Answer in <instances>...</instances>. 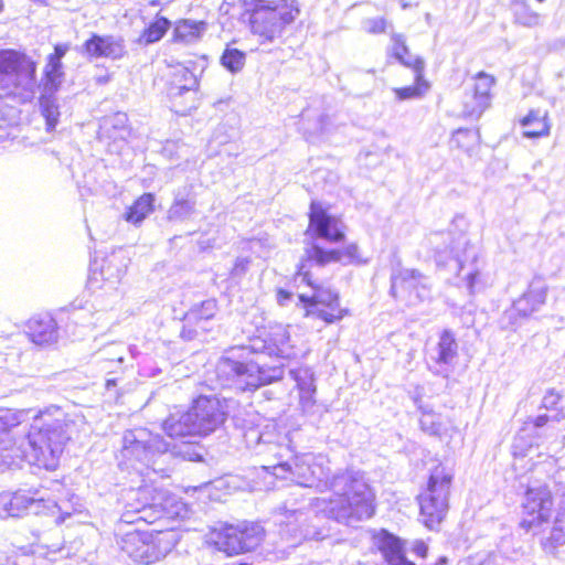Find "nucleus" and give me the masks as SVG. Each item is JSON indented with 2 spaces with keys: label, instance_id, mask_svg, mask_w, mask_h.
Wrapping results in <instances>:
<instances>
[{
  "label": "nucleus",
  "instance_id": "obj_1",
  "mask_svg": "<svg viewBox=\"0 0 565 565\" xmlns=\"http://www.w3.org/2000/svg\"><path fill=\"white\" fill-rule=\"evenodd\" d=\"M324 458L311 455L296 456L274 465L276 478L290 480L299 486L330 490L331 497L317 499L318 511L347 525L370 519L374 514V494L361 472L344 470L330 476Z\"/></svg>",
  "mask_w": 565,
  "mask_h": 565
},
{
  "label": "nucleus",
  "instance_id": "obj_2",
  "mask_svg": "<svg viewBox=\"0 0 565 565\" xmlns=\"http://www.w3.org/2000/svg\"><path fill=\"white\" fill-rule=\"evenodd\" d=\"M361 262L362 255L356 243H350L343 248H327L319 244H312L306 248L295 270V277H299L312 290L310 296L298 295L305 316L326 324L337 323L350 316V310L341 303L339 292L331 288H323L315 279L311 268L312 266L324 267L331 263L358 264Z\"/></svg>",
  "mask_w": 565,
  "mask_h": 565
},
{
  "label": "nucleus",
  "instance_id": "obj_3",
  "mask_svg": "<svg viewBox=\"0 0 565 565\" xmlns=\"http://www.w3.org/2000/svg\"><path fill=\"white\" fill-rule=\"evenodd\" d=\"M74 433V420L60 407H50L36 415L28 438L38 465L54 469Z\"/></svg>",
  "mask_w": 565,
  "mask_h": 565
},
{
  "label": "nucleus",
  "instance_id": "obj_4",
  "mask_svg": "<svg viewBox=\"0 0 565 565\" xmlns=\"http://www.w3.org/2000/svg\"><path fill=\"white\" fill-rule=\"evenodd\" d=\"M300 12L298 0H249L243 17L249 32L260 43H271L282 36Z\"/></svg>",
  "mask_w": 565,
  "mask_h": 565
},
{
  "label": "nucleus",
  "instance_id": "obj_5",
  "mask_svg": "<svg viewBox=\"0 0 565 565\" xmlns=\"http://www.w3.org/2000/svg\"><path fill=\"white\" fill-rule=\"evenodd\" d=\"M122 458L143 475V469L166 473L172 458L170 445L158 434L139 427L127 430L122 437Z\"/></svg>",
  "mask_w": 565,
  "mask_h": 565
},
{
  "label": "nucleus",
  "instance_id": "obj_6",
  "mask_svg": "<svg viewBox=\"0 0 565 565\" xmlns=\"http://www.w3.org/2000/svg\"><path fill=\"white\" fill-rule=\"evenodd\" d=\"M452 477L449 468L436 466L430 471L427 488L418 497L423 522L430 530L437 527L448 512Z\"/></svg>",
  "mask_w": 565,
  "mask_h": 565
},
{
  "label": "nucleus",
  "instance_id": "obj_7",
  "mask_svg": "<svg viewBox=\"0 0 565 565\" xmlns=\"http://www.w3.org/2000/svg\"><path fill=\"white\" fill-rule=\"evenodd\" d=\"M175 537L171 532L157 534L132 530L122 533L118 544L124 553L136 562L153 564L163 559L175 546Z\"/></svg>",
  "mask_w": 565,
  "mask_h": 565
},
{
  "label": "nucleus",
  "instance_id": "obj_8",
  "mask_svg": "<svg viewBox=\"0 0 565 565\" xmlns=\"http://www.w3.org/2000/svg\"><path fill=\"white\" fill-rule=\"evenodd\" d=\"M553 495L547 483L532 481L522 503L523 519L520 526L526 532L539 534L548 524L553 514Z\"/></svg>",
  "mask_w": 565,
  "mask_h": 565
},
{
  "label": "nucleus",
  "instance_id": "obj_9",
  "mask_svg": "<svg viewBox=\"0 0 565 565\" xmlns=\"http://www.w3.org/2000/svg\"><path fill=\"white\" fill-rule=\"evenodd\" d=\"M36 76V62L14 49L0 50V92L13 95L14 90L30 84Z\"/></svg>",
  "mask_w": 565,
  "mask_h": 565
},
{
  "label": "nucleus",
  "instance_id": "obj_10",
  "mask_svg": "<svg viewBox=\"0 0 565 565\" xmlns=\"http://www.w3.org/2000/svg\"><path fill=\"white\" fill-rule=\"evenodd\" d=\"M307 233L332 244L347 238V225L341 215L332 214L330 206L313 200L309 204Z\"/></svg>",
  "mask_w": 565,
  "mask_h": 565
},
{
  "label": "nucleus",
  "instance_id": "obj_11",
  "mask_svg": "<svg viewBox=\"0 0 565 565\" xmlns=\"http://www.w3.org/2000/svg\"><path fill=\"white\" fill-rule=\"evenodd\" d=\"M495 85L497 78L494 75L484 71L476 73L465 89V114L479 117L489 109Z\"/></svg>",
  "mask_w": 565,
  "mask_h": 565
},
{
  "label": "nucleus",
  "instance_id": "obj_12",
  "mask_svg": "<svg viewBox=\"0 0 565 565\" xmlns=\"http://www.w3.org/2000/svg\"><path fill=\"white\" fill-rule=\"evenodd\" d=\"M224 367L231 371L242 380L245 388L256 390L257 387L279 381L284 376V366L281 364L271 366H259L254 362H237L230 358L222 359Z\"/></svg>",
  "mask_w": 565,
  "mask_h": 565
},
{
  "label": "nucleus",
  "instance_id": "obj_13",
  "mask_svg": "<svg viewBox=\"0 0 565 565\" xmlns=\"http://www.w3.org/2000/svg\"><path fill=\"white\" fill-rule=\"evenodd\" d=\"M199 435H207L224 423L226 412L220 399L200 396L189 409Z\"/></svg>",
  "mask_w": 565,
  "mask_h": 565
},
{
  "label": "nucleus",
  "instance_id": "obj_14",
  "mask_svg": "<svg viewBox=\"0 0 565 565\" xmlns=\"http://www.w3.org/2000/svg\"><path fill=\"white\" fill-rule=\"evenodd\" d=\"M82 52L88 60H120L127 55L125 41L110 34L90 33L82 44Z\"/></svg>",
  "mask_w": 565,
  "mask_h": 565
},
{
  "label": "nucleus",
  "instance_id": "obj_15",
  "mask_svg": "<svg viewBox=\"0 0 565 565\" xmlns=\"http://www.w3.org/2000/svg\"><path fill=\"white\" fill-rule=\"evenodd\" d=\"M425 290L427 285L424 282V276L416 269L399 270L392 276L391 295L396 299L413 305L424 300Z\"/></svg>",
  "mask_w": 565,
  "mask_h": 565
},
{
  "label": "nucleus",
  "instance_id": "obj_16",
  "mask_svg": "<svg viewBox=\"0 0 565 565\" xmlns=\"http://www.w3.org/2000/svg\"><path fill=\"white\" fill-rule=\"evenodd\" d=\"M43 499H36L25 492L19 491L15 493H1L0 494V518H19L24 513L32 512L39 513L40 503Z\"/></svg>",
  "mask_w": 565,
  "mask_h": 565
},
{
  "label": "nucleus",
  "instance_id": "obj_17",
  "mask_svg": "<svg viewBox=\"0 0 565 565\" xmlns=\"http://www.w3.org/2000/svg\"><path fill=\"white\" fill-rule=\"evenodd\" d=\"M207 543L215 546L226 555H238L244 553L239 539V529L233 524H222L212 529L206 535Z\"/></svg>",
  "mask_w": 565,
  "mask_h": 565
},
{
  "label": "nucleus",
  "instance_id": "obj_18",
  "mask_svg": "<svg viewBox=\"0 0 565 565\" xmlns=\"http://www.w3.org/2000/svg\"><path fill=\"white\" fill-rule=\"evenodd\" d=\"M167 85L170 97L177 100L186 93L195 94L199 90V78L189 67L178 64L170 67Z\"/></svg>",
  "mask_w": 565,
  "mask_h": 565
},
{
  "label": "nucleus",
  "instance_id": "obj_19",
  "mask_svg": "<svg viewBox=\"0 0 565 565\" xmlns=\"http://www.w3.org/2000/svg\"><path fill=\"white\" fill-rule=\"evenodd\" d=\"M26 334L38 345H47L57 339V324L54 318L49 315H38L26 322Z\"/></svg>",
  "mask_w": 565,
  "mask_h": 565
},
{
  "label": "nucleus",
  "instance_id": "obj_20",
  "mask_svg": "<svg viewBox=\"0 0 565 565\" xmlns=\"http://www.w3.org/2000/svg\"><path fill=\"white\" fill-rule=\"evenodd\" d=\"M138 494H142L145 499L140 504H132L135 509H139V522L150 524L163 516L166 511L162 502L163 493L156 488H145L140 492L132 493L131 497L138 498Z\"/></svg>",
  "mask_w": 565,
  "mask_h": 565
},
{
  "label": "nucleus",
  "instance_id": "obj_21",
  "mask_svg": "<svg viewBox=\"0 0 565 565\" xmlns=\"http://www.w3.org/2000/svg\"><path fill=\"white\" fill-rule=\"evenodd\" d=\"M215 303L212 301H204L191 309L184 317V324L181 331L183 338H191L190 333H198L209 331L206 322L215 316Z\"/></svg>",
  "mask_w": 565,
  "mask_h": 565
},
{
  "label": "nucleus",
  "instance_id": "obj_22",
  "mask_svg": "<svg viewBox=\"0 0 565 565\" xmlns=\"http://www.w3.org/2000/svg\"><path fill=\"white\" fill-rule=\"evenodd\" d=\"M520 125L523 127V136L529 139L546 137L551 131V122L546 110L531 109L520 119Z\"/></svg>",
  "mask_w": 565,
  "mask_h": 565
},
{
  "label": "nucleus",
  "instance_id": "obj_23",
  "mask_svg": "<svg viewBox=\"0 0 565 565\" xmlns=\"http://www.w3.org/2000/svg\"><path fill=\"white\" fill-rule=\"evenodd\" d=\"M156 196L153 193L146 192L137 196L127 207L124 218L126 222L139 226L156 210Z\"/></svg>",
  "mask_w": 565,
  "mask_h": 565
},
{
  "label": "nucleus",
  "instance_id": "obj_24",
  "mask_svg": "<svg viewBox=\"0 0 565 565\" xmlns=\"http://www.w3.org/2000/svg\"><path fill=\"white\" fill-rule=\"evenodd\" d=\"M205 29L204 21L179 19L174 22L171 41L173 43L189 44L198 41Z\"/></svg>",
  "mask_w": 565,
  "mask_h": 565
},
{
  "label": "nucleus",
  "instance_id": "obj_25",
  "mask_svg": "<svg viewBox=\"0 0 565 565\" xmlns=\"http://www.w3.org/2000/svg\"><path fill=\"white\" fill-rule=\"evenodd\" d=\"M163 430L172 438L199 435L190 411L170 415L163 422Z\"/></svg>",
  "mask_w": 565,
  "mask_h": 565
},
{
  "label": "nucleus",
  "instance_id": "obj_26",
  "mask_svg": "<svg viewBox=\"0 0 565 565\" xmlns=\"http://www.w3.org/2000/svg\"><path fill=\"white\" fill-rule=\"evenodd\" d=\"M392 47H391V56L398 61L405 67L411 68L412 71H424L425 62L422 57L411 58V53L408 45L406 43V39L402 34H393L391 36Z\"/></svg>",
  "mask_w": 565,
  "mask_h": 565
},
{
  "label": "nucleus",
  "instance_id": "obj_27",
  "mask_svg": "<svg viewBox=\"0 0 565 565\" xmlns=\"http://www.w3.org/2000/svg\"><path fill=\"white\" fill-rule=\"evenodd\" d=\"M375 544L382 552L387 564L397 562V559L405 558L403 555V546L399 539L390 534L387 531L382 530L375 537Z\"/></svg>",
  "mask_w": 565,
  "mask_h": 565
},
{
  "label": "nucleus",
  "instance_id": "obj_28",
  "mask_svg": "<svg viewBox=\"0 0 565 565\" xmlns=\"http://www.w3.org/2000/svg\"><path fill=\"white\" fill-rule=\"evenodd\" d=\"M239 529V539L244 547V553L255 550L264 540L265 530L256 522H241L236 524Z\"/></svg>",
  "mask_w": 565,
  "mask_h": 565
},
{
  "label": "nucleus",
  "instance_id": "obj_29",
  "mask_svg": "<svg viewBox=\"0 0 565 565\" xmlns=\"http://www.w3.org/2000/svg\"><path fill=\"white\" fill-rule=\"evenodd\" d=\"M170 28L171 21L163 15L157 14L140 32L139 42L146 45L157 43L164 38Z\"/></svg>",
  "mask_w": 565,
  "mask_h": 565
},
{
  "label": "nucleus",
  "instance_id": "obj_30",
  "mask_svg": "<svg viewBox=\"0 0 565 565\" xmlns=\"http://www.w3.org/2000/svg\"><path fill=\"white\" fill-rule=\"evenodd\" d=\"M479 142V132L469 128L457 129L450 138L451 148L466 153L472 152Z\"/></svg>",
  "mask_w": 565,
  "mask_h": 565
},
{
  "label": "nucleus",
  "instance_id": "obj_31",
  "mask_svg": "<svg viewBox=\"0 0 565 565\" xmlns=\"http://www.w3.org/2000/svg\"><path fill=\"white\" fill-rule=\"evenodd\" d=\"M536 310V300L530 295H522L515 299L512 306L504 312L509 322L514 323L519 319L531 316Z\"/></svg>",
  "mask_w": 565,
  "mask_h": 565
},
{
  "label": "nucleus",
  "instance_id": "obj_32",
  "mask_svg": "<svg viewBox=\"0 0 565 565\" xmlns=\"http://www.w3.org/2000/svg\"><path fill=\"white\" fill-rule=\"evenodd\" d=\"M415 73V83L412 86L394 88L393 92L398 100L413 99L422 97L429 88L428 81L424 77V71H413Z\"/></svg>",
  "mask_w": 565,
  "mask_h": 565
},
{
  "label": "nucleus",
  "instance_id": "obj_33",
  "mask_svg": "<svg viewBox=\"0 0 565 565\" xmlns=\"http://www.w3.org/2000/svg\"><path fill=\"white\" fill-rule=\"evenodd\" d=\"M65 72L63 63L46 61L43 70V83L46 89L56 92L62 85Z\"/></svg>",
  "mask_w": 565,
  "mask_h": 565
},
{
  "label": "nucleus",
  "instance_id": "obj_34",
  "mask_svg": "<svg viewBox=\"0 0 565 565\" xmlns=\"http://www.w3.org/2000/svg\"><path fill=\"white\" fill-rule=\"evenodd\" d=\"M422 429L431 436H443L447 431L443 416L435 412H424L419 419Z\"/></svg>",
  "mask_w": 565,
  "mask_h": 565
},
{
  "label": "nucleus",
  "instance_id": "obj_35",
  "mask_svg": "<svg viewBox=\"0 0 565 565\" xmlns=\"http://www.w3.org/2000/svg\"><path fill=\"white\" fill-rule=\"evenodd\" d=\"M28 417V412L24 409H6L0 413V443L3 441V436L11 428L20 425Z\"/></svg>",
  "mask_w": 565,
  "mask_h": 565
},
{
  "label": "nucleus",
  "instance_id": "obj_36",
  "mask_svg": "<svg viewBox=\"0 0 565 565\" xmlns=\"http://www.w3.org/2000/svg\"><path fill=\"white\" fill-rule=\"evenodd\" d=\"M245 58L246 56L243 51L235 47H226L221 56V63L232 73H236L244 67Z\"/></svg>",
  "mask_w": 565,
  "mask_h": 565
},
{
  "label": "nucleus",
  "instance_id": "obj_37",
  "mask_svg": "<svg viewBox=\"0 0 565 565\" xmlns=\"http://www.w3.org/2000/svg\"><path fill=\"white\" fill-rule=\"evenodd\" d=\"M41 114L46 121V129L53 130L58 122L60 110L58 105L53 98L41 97L40 98Z\"/></svg>",
  "mask_w": 565,
  "mask_h": 565
},
{
  "label": "nucleus",
  "instance_id": "obj_38",
  "mask_svg": "<svg viewBox=\"0 0 565 565\" xmlns=\"http://www.w3.org/2000/svg\"><path fill=\"white\" fill-rule=\"evenodd\" d=\"M290 375L297 382L299 392H316L315 374L309 367L290 370Z\"/></svg>",
  "mask_w": 565,
  "mask_h": 565
},
{
  "label": "nucleus",
  "instance_id": "obj_39",
  "mask_svg": "<svg viewBox=\"0 0 565 565\" xmlns=\"http://www.w3.org/2000/svg\"><path fill=\"white\" fill-rule=\"evenodd\" d=\"M565 545V532L559 526H553L550 535L542 542L545 552L554 554Z\"/></svg>",
  "mask_w": 565,
  "mask_h": 565
},
{
  "label": "nucleus",
  "instance_id": "obj_40",
  "mask_svg": "<svg viewBox=\"0 0 565 565\" xmlns=\"http://www.w3.org/2000/svg\"><path fill=\"white\" fill-rule=\"evenodd\" d=\"M273 430H262L258 427H249L244 431V440L248 448L255 449L259 452L262 449V439L264 436H271Z\"/></svg>",
  "mask_w": 565,
  "mask_h": 565
},
{
  "label": "nucleus",
  "instance_id": "obj_41",
  "mask_svg": "<svg viewBox=\"0 0 565 565\" xmlns=\"http://www.w3.org/2000/svg\"><path fill=\"white\" fill-rule=\"evenodd\" d=\"M263 430H273L271 436H264L262 439V449H259V454H273L279 455L278 450L281 448L280 443L278 441V436L275 431V424H267Z\"/></svg>",
  "mask_w": 565,
  "mask_h": 565
},
{
  "label": "nucleus",
  "instance_id": "obj_42",
  "mask_svg": "<svg viewBox=\"0 0 565 565\" xmlns=\"http://www.w3.org/2000/svg\"><path fill=\"white\" fill-rule=\"evenodd\" d=\"M454 355H433L431 362H427L428 367L436 374L444 376L448 375L449 364L451 363Z\"/></svg>",
  "mask_w": 565,
  "mask_h": 565
},
{
  "label": "nucleus",
  "instance_id": "obj_43",
  "mask_svg": "<svg viewBox=\"0 0 565 565\" xmlns=\"http://www.w3.org/2000/svg\"><path fill=\"white\" fill-rule=\"evenodd\" d=\"M303 516V512L300 510H286L285 511V518L286 520H282L281 523H286V527H289L292 525V521L290 519H294L296 522H298ZM287 531L292 532V536L295 539H301L307 537L309 535L308 531H303L302 529H287Z\"/></svg>",
  "mask_w": 565,
  "mask_h": 565
},
{
  "label": "nucleus",
  "instance_id": "obj_44",
  "mask_svg": "<svg viewBox=\"0 0 565 565\" xmlns=\"http://www.w3.org/2000/svg\"><path fill=\"white\" fill-rule=\"evenodd\" d=\"M507 559L498 554L488 553L469 558V565H505Z\"/></svg>",
  "mask_w": 565,
  "mask_h": 565
},
{
  "label": "nucleus",
  "instance_id": "obj_45",
  "mask_svg": "<svg viewBox=\"0 0 565 565\" xmlns=\"http://www.w3.org/2000/svg\"><path fill=\"white\" fill-rule=\"evenodd\" d=\"M438 349L439 353H454L457 350V341L451 331L445 330L441 332Z\"/></svg>",
  "mask_w": 565,
  "mask_h": 565
},
{
  "label": "nucleus",
  "instance_id": "obj_46",
  "mask_svg": "<svg viewBox=\"0 0 565 565\" xmlns=\"http://www.w3.org/2000/svg\"><path fill=\"white\" fill-rule=\"evenodd\" d=\"M388 26V22L384 17L371 18L365 21V31L369 34H382L385 33Z\"/></svg>",
  "mask_w": 565,
  "mask_h": 565
},
{
  "label": "nucleus",
  "instance_id": "obj_47",
  "mask_svg": "<svg viewBox=\"0 0 565 565\" xmlns=\"http://www.w3.org/2000/svg\"><path fill=\"white\" fill-rule=\"evenodd\" d=\"M132 504H135V502L125 503V511L121 516L122 524H135L139 522V509H135Z\"/></svg>",
  "mask_w": 565,
  "mask_h": 565
},
{
  "label": "nucleus",
  "instance_id": "obj_48",
  "mask_svg": "<svg viewBox=\"0 0 565 565\" xmlns=\"http://www.w3.org/2000/svg\"><path fill=\"white\" fill-rule=\"evenodd\" d=\"M68 50L70 44H55L53 47V52L47 55L46 61L62 63V60L66 55Z\"/></svg>",
  "mask_w": 565,
  "mask_h": 565
},
{
  "label": "nucleus",
  "instance_id": "obj_49",
  "mask_svg": "<svg viewBox=\"0 0 565 565\" xmlns=\"http://www.w3.org/2000/svg\"><path fill=\"white\" fill-rule=\"evenodd\" d=\"M315 393L316 392H310L308 394L307 392H299L300 405L305 413H310L312 411V408L315 407V404H316Z\"/></svg>",
  "mask_w": 565,
  "mask_h": 565
},
{
  "label": "nucleus",
  "instance_id": "obj_50",
  "mask_svg": "<svg viewBox=\"0 0 565 565\" xmlns=\"http://www.w3.org/2000/svg\"><path fill=\"white\" fill-rule=\"evenodd\" d=\"M559 399H561L559 394L557 392H555L554 390H551V391L546 392V394L543 397L542 403L546 409H551V408L556 407Z\"/></svg>",
  "mask_w": 565,
  "mask_h": 565
},
{
  "label": "nucleus",
  "instance_id": "obj_51",
  "mask_svg": "<svg viewBox=\"0 0 565 565\" xmlns=\"http://www.w3.org/2000/svg\"><path fill=\"white\" fill-rule=\"evenodd\" d=\"M481 281V275L478 270H475L467 275L466 285L470 292H475L476 288L479 286Z\"/></svg>",
  "mask_w": 565,
  "mask_h": 565
},
{
  "label": "nucleus",
  "instance_id": "obj_52",
  "mask_svg": "<svg viewBox=\"0 0 565 565\" xmlns=\"http://www.w3.org/2000/svg\"><path fill=\"white\" fill-rule=\"evenodd\" d=\"M294 297V292L285 288L276 289V299L279 306H286Z\"/></svg>",
  "mask_w": 565,
  "mask_h": 565
},
{
  "label": "nucleus",
  "instance_id": "obj_53",
  "mask_svg": "<svg viewBox=\"0 0 565 565\" xmlns=\"http://www.w3.org/2000/svg\"><path fill=\"white\" fill-rule=\"evenodd\" d=\"M145 488H153V487H152V486H150V484H143V486L139 487L138 489H130V490L126 493V495H125V501H126L127 503H129V502H135V504H140V503H142V501L145 500L142 494H138V498H132L131 495H132V493L140 492V491H141L142 489H145Z\"/></svg>",
  "mask_w": 565,
  "mask_h": 565
},
{
  "label": "nucleus",
  "instance_id": "obj_54",
  "mask_svg": "<svg viewBox=\"0 0 565 565\" xmlns=\"http://www.w3.org/2000/svg\"><path fill=\"white\" fill-rule=\"evenodd\" d=\"M558 420L556 417L551 418L547 415H540L534 419L535 427H543L547 425L550 422Z\"/></svg>",
  "mask_w": 565,
  "mask_h": 565
},
{
  "label": "nucleus",
  "instance_id": "obj_55",
  "mask_svg": "<svg viewBox=\"0 0 565 565\" xmlns=\"http://www.w3.org/2000/svg\"><path fill=\"white\" fill-rule=\"evenodd\" d=\"M427 550V545L424 542H416L413 546V552L422 557L426 555Z\"/></svg>",
  "mask_w": 565,
  "mask_h": 565
},
{
  "label": "nucleus",
  "instance_id": "obj_56",
  "mask_svg": "<svg viewBox=\"0 0 565 565\" xmlns=\"http://www.w3.org/2000/svg\"><path fill=\"white\" fill-rule=\"evenodd\" d=\"M8 122V118L6 116V111L3 107L0 106V129Z\"/></svg>",
  "mask_w": 565,
  "mask_h": 565
},
{
  "label": "nucleus",
  "instance_id": "obj_57",
  "mask_svg": "<svg viewBox=\"0 0 565 565\" xmlns=\"http://www.w3.org/2000/svg\"><path fill=\"white\" fill-rule=\"evenodd\" d=\"M149 6H151V7H159V6H161V3H160V1H158V0H151V1L149 2Z\"/></svg>",
  "mask_w": 565,
  "mask_h": 565
},
{
  "label": "nucleus",
  "instance_id": "obj_58",
  "mask_svg": "<svg viewBox=\"0 0 565 565\" xmlns=\"http://www.w3.org/2000/svg\"><path fill=\"white\" fill-rule=\"evenodd\" d=\"M4 9V2L3 0H0V13L3 11Z\"/></svg>",
  "mask_w": 565,
  "mask_h": 565
},
{
  "label": "nucleus",
  "instance_id": "obj_59",
  "mask_svg": "<svg viewBox=\"0 0 565 565\" xmlns=\"http://www.w3.org/2000/svg\"><path fill=\"white\" fill-rule=\"evenodd\" d=\"M531 17L533 18L534 21L537 19V14L536 13H532Z\"/></svg>",
  "mask_w": 565,
  "mask_h": 565
},
{
  "label": "nucleus",
  "instance_id": "obj_60",
  "mask_svg": "<svg viewBox=\"0 0 565 565\" xmlns=\"http://www.w3.org/2000/svg\"><path fill=\"white\" fill-rule=\"evenodd\" d=\"M539 2H544L545 0H537Z\"/></svg>",
  "mask_w": 565,
  "mask_h": 565
}]
</instances>
